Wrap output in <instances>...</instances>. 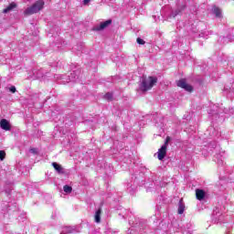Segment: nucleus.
I'll list each match as a JSON object with an SVG mask.
<instances>
[{
    "label": "nucleus",
    "instance_id": "nucleus-13",
    "mask_svg": "<svg viewBox=\"0 0 234 234\" xmlns=\"http://www.w3.org/2000/svg\"><path fill=\"white\" fill-rule=\"evenodd\" d=\"M52 165L54 169L57 171V173H58L59 175H63V173H65V171L63 170V167L59 164L52 163Z\"/></svg>",
    "mask_w": 234,
    "mask_h": 234
},
{
    "label": "nucleus",
    "instance_id": "nucleus-10",
    "mask_svg": "<svg viewBox=\"0 0 234 234\" xmlns=\"http://www.w3.org/2000/svg\"><path fill=\"white\" fill-rule=\"evenodd\" d=\"M196 197L197 200H204V198H206V191L203 189H196Z\"/></svg>",
    "mask_w": 234,
    "mask_h": 234
},
{
    "label": "nucleus",
    "instance_id": "nucleus-9",
    "mask_svg": "<svg viewBox=\"0 0 234 234\" xmlns=\"http://www.w3.org/2000/svg\"><path fill=\"white\" fill-rule=\"evenodd\" d=\"M0 127L1 129H3L4 131H10V122H8V121L6 119H2L0 121Z\"/></svg>",
    "mask_w": 234,
    "mask_h": 234
},
{
    "label": "nucleus",
    "instance_id": "nucleus-22",
    "mask_svg": "<svg viewBox=\"0 0 234 234\" xmlns=\"http://www.w3.org/2000/svg\"><path fill=\"white\" fill-rule=\"evenodd\" d=\"M234 40V36H229L224 38V43H228L229 41H233Z\"/></svg>",
    "mask_w": 234,
    "mask_h": 234
},
{
    "label": "nucleus",
    "instance_id": "nucleus-11",
    "mask_svg": "<svg viewBox=\"0 0 234 234\" xmlns=\"http://www.w3.org/2000/svg\"><path fill=\"white\" fill-rule=\"evenodd\" d=\"M7 207L5 208H4L5 211H6V213H10V211L16 212L18 211V207L17 205H14L12 203H7L6 205Z\"/></svg>",
    "mask_w": 234,
    "mask_h": 234
},
{
    "label": "nucleus",
    "instance_id": "nucleus-30",
    "mask_svg": "<svg viewBox=\"0 0 234 234\" xmlns=\"http://www.w3.org/2000/svg\"><path fill=\"white\" fill-rule=\"evenodd\" d=\"M213 130H214V128H213V127H210V128H209V131H213Z\"/></svg>",
    "mask_w": 234,
    "mask_h": 234
},
{
    "label": "nucleus",
    "instance_id": "nucleus-25",
    "mask_svg": "<svg viewBox=\"0 0 234 234\" xmlns=\"http://www.w3.org/2000/svg\"><path fill=\"white\" fill-rule=\"evenodd\" d=\"M29 152H31L33 154H36V153H37V149H36V148H31V149L29 150Z\"/></svg>",
    "mask_w": 234,
    "mask_h": 234
},
{
    "label": "nucleus",
    "instance_id": "nucleus-20",
    "mask_svg": "<svg viewBox=\"0 0 234 234\" xmlns=\"http://www.w3.org/2000/svg\"><path fill=\"white\" fill-rule=\"evenodd\" d=\"M209 116H212V118H214V116H217L218 114V110H210L208 112Z\"/></svg>",
    "mask_w": 234,
    "mask_h": 234
},
{
    "label": "nucleus",
    "instance_id": "nucleus-8",
    "mask_svg": "<svg viewBox=\"0 0 234 234\" xmlns=\"http://www.w3.org/2000/svg\"><path fill=\"white\" fill-rule=\"evenodd\" d=\"M111 23H112V20H106L105 22L101 23V25L95 26L93 27V30H95V32H100V30L107 28V27L111 25Z\"/></svg>",
    "mask_w": 234,
    "mask_h": 234
},
{
    "label": "nucleus",
    "instance_id": "nucleus-28",
    "mask_svg": "<svg viewBox=\"0 0 234 234\" xmlns=\"http://www.w3.org/2000/svg\"><path fill=\"white\" fill-rule=\"evenodd\" d=\"M199 37H206V36L204 35V33L199 34Z\"/></svg>",
    "mask_w": 234,
    "mask_h": 234
},
{
    "label": "nucleus",
    "instance_id": "nucleus-14",
    "mask_svg": "<svg viewBox=\"0 0 234 234\" xmlns=\"http://www.w3.org/2000/svg\"><path fill=\"white\" fill-rule=\"evenodd\" d=\"M185 209H186V205H184V200L180 199L178 203V214L179 215L184 214Z\"/></svg>",
    "mask_w": 234,
    "mask_h": 234
},
{
    "label": "nucleus",
    "instance_id": "nucleus-1",
    "mask_svg": "<svg viewBox=\"0 0 234 234\" xmlns=\"http://www.w3.org/2000/svg\"><path fill=\"white\" fill-rule=\"evenodd\" d=\"M158 81L156 77H143L140 84V90L143 92H147V90H151L152 87H154V84Z\"/></svg>",
    "mask_w": 234,
    "mask_h": 234
},
{
    "label": "nucleus",
    "instance_id": "nucleus-24",
    "mask_svg": "<svg viewBox=\"0 0 234 234\" xmlns=\"http://www.w3.org/2000/svg\"><path fill=\"white\" fill-rule=\"evenodd\" d=\"M223 112H225V114H228V113L233 114V109L228 110V109L225 108L223 110Z\"/></svg>",
    "mask_w": 234,
    "mask_h": 234
},
{
    "label": "nucleus",
    "instance_id": "nucleus-29",
    "mask_svg": "<svg viewBox=\"0 0 234 234\" xmlns=\"http://www.w3.org/2000/svg\"><path fill=\"white\" fill-rule=\"evenodd\" d=\"M68 233H72V230H70V229H68Z\"/></svg>",
    "mask_w": 234,
    "mask_h": 234
},
{
    "label": "nucleus",
    "instance_id": "nucleus-3",
    "mask_svg": "<svg viewBox=\"0 0 234 234\" xmlns=\"http://www.w3.org/2000/svg\"><path fill=\"white\" fill-rule=\"evenodd\" d=\"M57 80H61V83L65 85V83H70V81H78L80 79V75H78V71H73L67 77V75H58Z\"/></svg>",
    "mask_w": 234,
    "mask_h": 234
},
{
    "label": "nucleus",
    "instance_id": "nucleus-15",
    "mask_svg": "<svg viewBox=\"0 0 234 234\" xmlns=\"http://www.w3.org/2000/svg\"><path fill=\"white\" fill-rule=\"evenodd\" d=\"M101 221V208H99L95 212V222H97V224H100Z\"/></svg>",
    "mask_w": 234,
    "mask_h": 234
},
{
    "label": "nucleus",
    "instance_id": "nucleus-5",
    "mask_svg": "<svg viewBox=\"0 0 234 234\" xmlns=\"http://www.w3.org/2000/svg\"><path fill=\"white\" fill-rule=\"evenodd\" d=\"M171 141V137H166L165 144L157 152L158 160H163L165 158V154H167V145H169V142Z\"/></svg>",
    "mask_w": 234,
    "mask_h": 234
},
{
    "label": "nucleus",
    "instance_id": "nucleus-23",
    "mask_svg": "<svg viewBox=\"0 0 234 234\" xmlns=\"http://www.w3.org/2000/svg\"><path fill=\"white\" fill-rule=\"evenodd\" d=\"M138 45H145V41L143 38L137 37Z\"/></svg>",
    "mask_w": 234,
    "mask_h": 234
},
{
    "label": "nucleus",
    "instance_id": "nucleus-17",
    "mask_svg": "<svg viewBox=\"0 0 234 234\" xmlns=\"http://www.w3.org/2000/svg\"><path fill=\"white\" fill-rule=\"evenodd\" d=\"M213 14L216 16V17H222V10L220 8L215 6L213 7Z\"/></svg>",
    "mask_w": 234,
    "mask_h": 234
},
{
    "label": "nucleus",
    "instance_id": "nucleus-26",
    "mask_svg": "<svg viewBox=\"0 0 234 234\" xmlns=\"http://www.w3.org/2000/svg\"><path fill=\"white\" fill-rule=\"evenodd\" d=\"M10 92H16V86H12L10 89H9Z\"/></svg>",
    "mask_w": 234,
    "mask_h": 234
},
{
    "label": "nucleus",
    "instance_id": "nucleus-4",
    "mask_svg": "<svg viewBox=\"0 0 234 234\" xmlns=\"http://www.w3.org/2000/svg\"><path fill=\"white\" fill-rule=\"evenodd\" d=\"M224 220V215L222 214V208L216 207L212 213V222L218 224Z\"/></svg>",
    "mask_w": 234,
    "mask_h": 234
},
{
    "label": "nucleus",
    "instance_id": "nucleus-2",
    "mask_svg": "<svg viewBox=\"0 0 234 234\" xmlns=\"http://www.w3.org/2000/svg\"><path fill=\"white\" fill-rule=\"evenodd\" d=\"M43 6H45V2L43 0H38L33 5L27 7L24 11V14L25 16H32L34 14H37V12L43 10Z\"/></svg>",
    "mask_w": 234,
    "mask_h": 234
},
{
    "label": "nucleus",
    "instance_id": "nucleus-19",
    "mask_svg": "<svg viewBox=\"0 0 234 234\" xmlns=\"http://www.w3.org/2000/svg\"><path fill=\"white\" fill-rule=\"evenodd\" d=\"M104 100H107L108 101H112V93L108 92L104 95Z\"/></svg>",
    "mask_w": 234,
    "mask_h": 234
},
{
    "label": "nucleus",
    "instance_id": "nucleus-18",
    "mask_svg": "<svg viewBox=\"0 0 234 234\" xmlns=\"http://www.w3.org/2000/svg\"><path fill=\"white\" fill-rule=\"evenodd\" d=\"M63 191L69 195V194L72 193V186H70L69 185H65L63 186Z\"/></svg>",
    "mask_w": 234,
    "mask_h": 234
},
{
    "label": "nucleus",
    "instance_id": "nucleus-21",
    "mask_svg": "<svg viewBox=\"0 0 234 234\" xmlns=\"http://www.w3.org/2000/svg\"><path fill=\"white\" fill-rule=\"evenodd\" d=\"M6 156V153L3 150L0 151V161L3 162Z\"/></svg>",
    "mask_w": 234,
    "mask_h": 234
},
{
    "label": "nucleus",
    "instance_id": "nucleus-7",
    "mask_svg": "<svg viewBox=\"0 0 234 234\" xmlns=\"http://www.w3.org/2000/svg\"><path fill=\"white\" fill-rule=\"evenodd\" d=\"M177 87H181V89H185V90H187L188 92H191V90H193V87L187 84V82H186V80H178Z\"/></svg>",
    "mask_w": 234,
    "mask_h": 234
},
{
    "label": "nucleus",
    "instance_id": "nucleus-12",
    "mask_svg": "<svg viewBox=\"0 0 234 234\" xmlns=\"http://www.w3.org/2000/svg\"><path fill=\"white\" fill-rule=\"evenodd\" d=\"M17 5L12 2L6 8L3 10V14H8V12H12L14 8H16Z\"/></svg>",
    "mask_w": 234,
    "mask_h": 234
},
{
    "label": "nucleus",
    "instance_id": "nucleus-16",
    "mask_svg": "<svg viewBox=\"0 0 234 234\" xmlns=\"http://www.w3.org/2000/svg\"><path fill=\"white\" fill-rule=\"evenodd\" d=\"M127 191L130 193V195H134L136 193V186H133V184L129 183L127 185Z\"/></svg>",
    "mask_w": 234,
    "mask_h": 234
},
{
    "label": "nucleus",
    "instance_id": "nucleus-6",
    "mask_svg": "<svg viewBox=\"0 0 234 234\" xmlns=\"http://www.w3.org/2000/svg\"><path fill=\"white\" fill-rule=\"evenodd\" d=\"M186 10V5H178L176 9L172 10L170 14H166V16L170 18L176 17V16H180L182 12Z\"/></svg>",
    "mask_w": 234,
    "mask_h": 234
},
{
    "label": "nucleus",
    "instance_id": "nucleus-27",
    "mask_svg": "<svg viewBox=\"0 0 234 234\" xmlns=\"http://www.w3.org/2000/svg\"><path fill=\"white\" fill-rule=\"evenodd\" d=\"M83 3L84 5H89V3H90V0H84Z\"/></svg>",
    "mask_w": 234,
    "mask_h": 234
}]
</instances>
